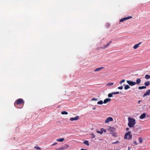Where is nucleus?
I'll return each instance as SVG.
<instances>
[{"mask_svg":"<svg viewBox=\"0 0 150 150\" xmlns=\"http://www.w3.org/2000/svg\"><path fill=\"white\" fill-rule=\"evenodd\" d=\"M112 42V41H109L106 45H105L104 47V48H105L107 47L108 46L110 45L111 43Z\"/></svg>","mask_w":150,"mask_h":150,"instance_id":"dca6fc26","label":"nucleus"},{"mask_svg":"<svg viewBox=\"0 0 150 150\" xmlns=\"http://www.w3.org/2000/svg\"><path fill=\"white\" fill-rule=\"evenodd\" d=\"M145 78L146 79H149L150 78V76L148 74H146L145 76Z\"/></svg>","mask_w":150,"mask_h":150,"instance_id":"4be33fe9","label":"nucleus"},{"mask_svg":"<svg viewBox=\"0 0 150 150\" xmlns=\"http://www.w3.org/2000/svg\"><path fill=\"white\" fill-rule=\"evenodd\" d=\"M113 118L111 117H108L105 121V123H108V122L113 121Z\"/></svg>","mask_w":150,"mask_h":150,"instance_id":"20e7f679","label":"nucleus"},{"mask_svg":"<svg viewBox=\"0 0 150 150\" xmlns=\"http://www.w3.org/2000/svg\"><path fill=\"white\" fill-rule=\"evenodd\" d=\"M103 103V101L102 100H100L98 101L97 103L98 105H102Z\"/></svg>","mask_w":150,"mask_h":150,"instance_id":"5701e85b","label":"nucleus"},{"mask_svg":"<svg viewBox=\"0 0 150 150\" xmlns=\"http://www.w3.org/2000/svg\"><path fill=\"white\" fill-rule=\"evenodd\" d=\"M146 88V86H140L138 87V89L140 90L145 89Z\"/></svg>","mask_w":150,"mask_h":150,"instance_id":"f3484780","label":"nucleus"},{"mask_svg":"<svg viewBox=\"0 0 150 150\" xmlns=\"http://www.w3.org/2000/svg\"><path fill=\"white\" fill-rule=\"evenodd\" d=\"M131 132L130 131H129L128 132L125 133L124 138L125 139H128L129 140L132 138V135L131 134Z\"/></svg>","mask_w":150,"mask_h":150,"instance_id":"7ed1b4c3","label":"nucleus"},{"mask_svg":"<svg viewBox=\"0 0 150 150\" xmlns=\"http://www.w3.org/2000/svg\"><path fill=\"white\" fill-rule=\"evenodd\" d=\"M141 82V79L140 78H138L136 80V83L139 84Z\"/></svg>","mask_w":150,"mask_h":150,"instance_id":"2eb2a0df","label":"nucleus"},{"mask_svg":"<svg viewBox=\"0 0 150 150\" xmlns=\"http://www.w3.org/2000/svg\"><path fill=\"white\" fill-rule=\"evenodd\" d=\"M111 134H112V135L113 136H116V133L114 132H112V133H111Z\"/></svg>","mask_w":150,"mask_h":150,"instance_id":"72a5a7b5","label":"nucleus"},{"mask_svg":"<svg viewBox=\"0 0 150 150\" xmlns=\"http://www.w3.org/2000/svg\"><path fill=\"white\" fill-rule=\"evenodd\" d=\"M79 119V117L78 116H76L75 117H71L70 118V120L71 121L74 120H76Z\"/></svg>","mask_w":150,"mask_h":150,"instance_id":"0eeeda50","label":"nucleus"},{"mask_svg":"<svg viewBox=\"0 0 150 150\" xmlns=\"http://www.w3.org/2000/svg\"><path fill=\"white\" fill-rule=\"evenodd\" d=\"M150 84V82L149 81H147L144 83V85L146 86H148Z\"/></svg>","mask_w":150,"mask_h":150,"instance_id":"a211bd4d","label":"nucleus"},{"mask_svg":"<svg viewBox=\"0 0 150 150\" xmlns=\"http://www.w3.org/2000/svg\"><path fill=\"white\" fill-rule=\"evenodd\" d=\"M111 101V99L109 98H106L103 101V103L105 104L107 103L108 102L110 101Z\"/></svg>","mask_w":150,"mask_h":150,"instance_id":"9b49d317","label":"nucleus"},{"mask_svg":"<svg viewBox=\"0 0 150 150\" xmlns=\"http://www.w3.org/2000/svg\"><path fill=\"white\" fill-rule=\"evenodd\" d=\"M134 144L135 145H137L138 144V143L136 141H134Z\"/></svg>","mask_w":150,"mask_h":150,"instance_id":"f704fd0d","label":"nucleus"},{"mask_svg":"<svg viewBox=\"0 0 150 150\" xmlns=\"http://www.w3.org/2000/svg\"><path fill=\"white\" fill-rule=\"evenodd\" d=\"M118 88L119 89H123V87L122 86L119 87Z\"/></svg>","mask_w":150,"mask_h":150,"instance_id":"e433bc0d","label":"nucleus"},{"mask_svg":"<svg viewBox=\"0 0 150 150\" xmlns=\"http://www.w3.org/2000/svg\"><path fill=\"white\" fill-rule=\"evenodd\" d=\"M149 108H150V106H149Z\"/></svg>","mask_w":150,"mask_h":150,"instance_id":"37998d69","label":"nucleus"},{"mask_svg":"<svg viewBox=\"0 0 150 150\" xmlns=\"http://www.w3.org/2000/svg\"><path fill=\"white\" fill-rule=\"evenodd\" d=\"M65 139L64 138H61L60 139H57V141L59 142H62Z\"/></svg>","mask_w":150,"mask_h":150,"instance_id":"4468645a","label":"nucleus"},{"mask_svg":"<svg viewBox=\"0 0 150 150\" xmlns=\"http://www.w3.org/2000/svg\"><path fill=\"white\" fill-rule=\"evenodd\" d=\"M130 148L129 147H128V150H130Z\"/></svg>","mask_w":150,"mask_h":150,"instance_id":"a19ab883","label":"nucleus"},{"mask_svg":"<svg viewBox=\"0 0 150 150\" xmlns=\"http://www.w3.org/2000/svg\"><path fill=\"white\" fill-rule=\"evenodd\" d=\"M114 83H109L107 84V86H110L113 84Z\"/></svg>","mask_w":150,"mask_h":150,"instance_id":"bb28decb","label":"nucleus"},{"mask_svg":"<svg viewBox=\"0 0 150 150\" xmlns=\"http://www.w3.org/2000/svg\"><path fill=\"white\" fill-rule=\"evenodd\" d=\"M150 94V89L147 91L146 93L143 95V97H144L147 96H149Z\"/></svg>","mask_w":150,"mask_h":150,"instance_id":"6e6552de","label":"nucleus"},{"mask_svg":"<svg viewBox=\"0 0 150 150\" xmlns=\"http://www.w3.org/2000/svg\"><path fill=\"white\" fill-rule=\"evenodd\" d=\"M24 101L22 98H19L14 103V105L16 106V104L17 105H21V104H24Z\"/></svg>","mask_w":150,"mask_h":150,"instance_id":"f03ea898","label":"nucleus"},{"mask_svg":"<svg viewBox=\"0 0 150 150\" xmlns=\"http://www.w3.org/2000/svg\"><path fill=\"white\" fill-rule=\"evenodd\" d=\"M119 93V92H112V94L113 95H115L116 94H118Z\"/></svg>","mask_w":150,"mask_h":150,"instance_id":"c756f323","label":"nucleus"},{"mask_svg":"<svg viewBox=\"0 0 150 150\" xmlns=\"http://www.w3.org/2000/svg\"><path fill=\"white\" fill-rule=\"evenodd\" d=\"M83 144H86L87 146H88L89 145V144L88 141H85L83 142Z\"/></svg>","mask_w":150,"mask_h":150,"instance_id":"412c9836","label":"nucleus"},{"mask_svg":"<svg viewBox=\"0 0 150 150\" xmlns=\"http://www.w3.org/2000/svg\"><path fill=\"white\" fill-rule=\"evenodd\" d=\"M127 82L130 86H133L136 84L135 82H133L130 80L127 81Z\"/></svg>","mask_w":150,"mask_h":150,"instance_id":"39448f33","label":"nucleus"},{"mask_svg":"<svg viewBox=\"0 0 150 150\" xmlns=\"http://www.w3.org/2000/svg\"><path fill=\"white\" fill-rule=\"evenodd\" d=\"M34 148L37 149V150H41V148L38 146H35L34 147Z\"/></svg>","mask_w":150,"mask_h":150,"instance_id":"a878e982","label":"nucleus"},{"mask_svg":"<svg viewBox=\"0 0 150 150\" xmlns=\"http://www.w3.org/2000/svg\"><path fill=\"white\" fill-rule=\"evenodd\" d=\"M132 18V16H129L128 17L122 18L120 20V22H123L124 21H126L128 19L131 18Z\"/></svg>","mask_w":150,"mask_h":150,"instance_id":"423d86ee","label":"nucleus"},{"mask_svg":"<svg viewBox=\"0 0 150 150\" xmlns=\"http://www.w3.org/2000/svg\"><path fill=\"white\" fill-rule=\"evenodd\" d=\"M125 81V79H122L120 82V83L121 84L122 83L124 82Z\"/></svg>","mask_w":150,"mask_h":150,"instance_id":"7c9ffc66","label":"nucleus"},{"mask_svg":"<svg viewBox=\"0 0 150 150\" xmlns=\"http://www.w3.org/2000/svg\"><path fill=\"white\" fill-rule=\"evenodd\" d=\"M146 114L145 113L142 114L139 117L140 119H142L146 117Z\"/></svg>","mask_w":150,"mask_h":150,"instance_id":"9d476101","label":"nucleus"},{"mask_svg":"<svg viewBox=\"0 0 150 150\" xmlns=\"http://www.w3.org/2000/svg\"><path fill=\"white\" fill-rule=\"evenodd\" d=\"M141 101L140 100H139L138 102V104H139L140 103V102H141Z\"/></svg>","mask_w":150,"mask_h":150,"instance_id":"ea45409f","label":"nucleus"},{"mask_svg":"<svg viewBox=\"0 0 150 150\" xmlns=\"http://www.w3.org/2000/svg\"><path fill=\"white\" fill-rule=\"evenodd\" d=\"M91 135L92 136V138H95L96 137L95 135L93 133H91Z\"/></svg>","mask_w":150,"mask_h":150,"instance_id":"c85d7f7f","label":"nucleus"},{"mask_svg":"<svg viewBox=\"0 0 150 150\" xmlns=\"http://www.w3.org/2000/svg\"><path fill=\"white\" fill-rule=\"evenodd\" d=\"M128 119V122L127 125L130 128L134 127V125L136 124L135 120L130 117H129Z\"/></svg>","mask_w":150,"mask_h":150,"instance_id":"f257e3e1","label":"nucleus"},{"mask_svg":"<svg viewBox=\"0 0 150 150\" xmlns=\"http://www.w3.org/2000/svg\"><path fill=\"white\" fill-rule=\"evenodd\" d=\"M57 144V142H54V143L52 144L51 145H52V146H53Z\"/></svg>","mask_w":150,"mask_h":150,"instance_id":"4c0bfd02","label":"nucleus"},{"mask_svg":"<svg viewBox=\"0 0 150 150\" xmlns=\"http://www.w3.org/2000/svg\"><path fill=\"white\" fill-rule=\"evenodd\" d=\"M130 88V86L128 85H126L124 87V89L125 90H127Z\"/></svg>","mask_w":150,"mask_h":150,"instance_id":"aec40b11","label":"nucleus"},{"mask_svg":"<svg viewBox=\"0 0 150 150\" xmlns=\"http://www.w3.org/2000/svg\"><path fill=\"white\" fill-rule=\"evenodd\" d=\"M142 43L141 42H140L138 44H135L133 47V48L134 49H136L138 48L139 47V45L141 44Z\"/></svg>","mask_w":150,"mask_h":150,"instance_id":"1a4fd4ad","label":"nucleus"},{"mask_svg":"<svg viewBox=\"0 0 150 150\" xmlns=\"http://www.w3.org/2000/svg\"><path fill=\"white\" fill-rule=\"evenodd\" d=\"M115 130V128L112 127H110L109 129H108V130L110 132V133L111 134V133H112V132H114L113 131Z\"/></svg>","mask_w":150,"mask_h":150,"instance_id":"f8f14e48","label":"nucleus"},{"mask_svg":"<svg viewBox=\"0 0 150 150\" xmlns=\"http://www.w3.org/2000/svg\"><path fill=\"white\" fill-rule=\"evenodd\" d=\"M112 95H113L112 94V93H109L108 95V96L109 97H111L112 96Z\"/></svg>","mask_w":150,"mask_h":150,"instance_id":"cd10ccee","label":"nucleus"},{"mask_svg":"<svg viewBox=\"0 0 150 150\" xmlns=\"http://www.w3.org/2000/svg\"><path fill=\"white\" fill-rule=\"evenodd\" d=\"M119 142V141H117L115 142H113L112 143V144H117Z\"/></svg>","mask_w":150,"mask_h":150,"instance_id":"2f4dec72","label":"nucleus"},{"mask_svg":"<svg viewBox=\"0 0 150 150\" xmlns=\"http://www.w3.org/2000/svg\"><path fill=\"white\" fill-rule=\"evenodd\" d=\"M68 112L65 111H63L61 112V114L62 115H67Z\"/></svg>","mask_w":150,"mask_h":150,"instance_id":"393cba45","label":"nucleus"},{"mask_svg":"<svg viewBox=\"0 0 150 150\" xmlns=\"http://www.w3.org/2000/svg\"><path fill=\"white\" fill-rule=\"evenodd\" d=\"M102 130H103V132H106V130L105 129H104V128H102Z\"/></svg>","mask_w":150,"mask_h":150,"instance_id":"c9c22d12","label":"nucleus"},{"mask_svg":"<svg viewBox=\"0 0 150 150\" xmlns=\"http://www.w3.org/2000/svg\"><path fill=\"white\" fill-rule=\"evenodd\" d=\"M98 100V99L96 98H93L91 99V100L92 101H97Z\"/></svg>","mask_w":150,"mask_h":150,"instance_id":"473e14b6","label":"nucleus"},{"mask_svg":"<svg viewBox=\"0 0 150 150\" xmlns=\"http://www.w3.org/2000/svg\"><path fill=\"white\" fill-rule=\"evenodd\" d=\"M104 69L103 67H100L99 68H96V69L94 70V71H99L101 69Z\"/></svg>","mask_w":150,"mask_h":150,"instance_id":"ddd939ff","label":"nucleus"},{"mask_svg":"<svg viewBox=\"0 0 150 150\" xmlns=\"http://www.w3.org/2000/svg\"><path fill=\"white\" fill-rule=\"evenodd\" d=\"M97 132L98 133H99L100 134H102L103 133V130H102V128L100 129V131H97Z\"/></svg>","mask_w":150,"mask_h":150,"instance_id":"6ab92c4d","label":"nucleus"},{"mask_svg":"<svg viewBox=\"0 0 150 150\" xmlns=\"http://www.w3.org/2000/svg\"><path fill=\"white\" fill-rule=\"evenodd\" d=\"M95 109V108H93V110H94V109Z\"/></svg>","mask_w":150,"mask_h":150,"instance_id":"79ce46f5","label":"nucleus"},{"mask_svg":"<svg viewBox=\"0 0 150 150\" xmlns=\"http://www.w3.org/2000/svg\"><path fill=\"white\" fill-rule=\"evenodd\" d=\"M139 141L140 143H142L143 142V140L141 137L139 138Z\"/></svg>","mask_w":150,"mask_h":150,"instance_id":"b1692460","label":"nucleus"},{"mask_svg":"<svg viewBox=\"0 0 150 150\" xmlns=\"http://www.w3.org/2000/svg\"><path fill=\"white\" fill-rule=\"evenodd\" d=\"M126 131H128L129 130V128L127 127L126 128Z\"/></svg>","mask_w":150,"mask_h":150,"instance_id":"58836bf2","label":"nucleus"}]
</instances>
